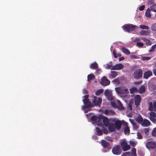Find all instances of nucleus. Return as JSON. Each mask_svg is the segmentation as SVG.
I'll return each instance as SVG.
<instances>
[{"instance_id":"63","label":"nucleus","mask_w":156,"mask_h":156,"mask_svg":"<svg viewBox=\"0 0 156 156\" xmlns=\"http://www.w3.org/2000/svg\"><path fill=\"white\" fill-rule=\"evenodd\" d=\"M83 93L85 94H87L88 93V91L86 89H84L83 90Z\"/></svg>"},{"instance_id":"55","label":"nucleus","mask_w":156,"mask_h":156,"mask_svg":"<svg viewBox=\"0 0 156 156\" xmlns=\"http://www.w3.org/2000/svg\"><path fill=\"white\" fill-rule=\"evenodd\" d=\"M103 113L106 115H108V110L105 109L104 111H103Z\"/></svg>"},{"instance_id":"13","label":"nucleus","mask_w":156,"mask_h":156,"mask_svg":"<svg viewBox=\"0 0 156 156\" xmlns=\"http://www.w3.org/2000/svg\"><path fill=\"white\" fill-rule=\"evenodd\" d=\"M101 144L104 148L108 149H110V144L106 142L105 140H102L101 141Z\"/></svg>"},{"instance_id":"18","label":"nucleus","mask_w":156,"mask_h":156,"mask_svg":"<svg viewBox=\"0 0 156 156\" xmlns=\"http://www.w3.org/2000/svg\"><path fill=\"white\" fill-rule=\"evenodd\" d=\"M151 124L150 122L147 119H144L142 122L141 125L147 127Z\"/></svg>"},{"instance_id":"27","label":"nucleus","mask_w":156,"mask_h":156,"mask_svg":"<svg viewBox=\"0 0 156 156\" xmlns=\"http://www.w3.org/2000/svg\"><path fill=\"white\" fill-rule=\"evenodd\" d=\"M150 34V32L148 31L141 30L140 32V34L141 35H148Z\"/></svg>"},{"instance_id":"53","label":"nucleus","mask_w":156,"mask_h":156,"mask_svg":"<svg viewBox=\"0 0 156 156\" xmlns=\"http://www.w3.org/2000/svg\"><path fill=\"white\" fill-rule=\"evenodd\" d=\"M154 3V2L153 0H151L148 1V4L149 5H152Z\"/></svg>"},{"instance_id":"7","label":"nucleus","mask_w":156,"mask_h":156,"mask_svg":"<svg viewBox=\"0 0 156 156\" xmlns=\"http://www.w3.org/2000/svg\"><path fill=\"white\" fill-rule=\"evenodd\" d=\"M104 95L107 97L108 100L110 101L114 100V97L113 96L112 92L109 91V90L106 89L105 90Z\"/></svg>"},{"instance_id":"64","label":"nucleus","mask_w":156,"mask_h":156,"mask_svg":"<svg viewBox=\"0 0 156 156\" xmlns=\"http://www.w3.org/2000/svg\"><path fill=\"white\" fill-rule=\"evenodd\" d=\"M113 81L114 83H116L118 82V80L117 79H115V80H113Z\"/></svg>"},{"instance_id":"52","label":"nucleus","mask_w":156,"mask_h":156,"mask_svg":"<svg viewBox=\"0 0 156 156\" xmlns=\"http://www.w3.org/2000/svg\"><path fill=\"white\" fill-rule=\"evenodd\" d=\"M112 66L111 64L109 65L107 64L106 66V68L108 69H109L111 68Z\"/></svg>"},{"instance_id":"20","label":"nucleus","mask_w":156,"mask_h":156,"mask_svg":"<svg viewBox=\"0 0 156 156\" xmlns=\"http://www.w3.org/2000/svg\"><path fill=\"white\" fill-rule=\"evenodd\" d=\"M83 102L85 105L89 108L93 107L94 106V105L91 103L89 100L84 101Z\"/></svg>"},{"instance_id":"50","label":"nucleus","mask_w":156,"mask_h":156,"mask_svg":"<svg viewBox=\"0 0 156 156\" xmlns=\"http://www.w3.org/2000/svg\"><path fill=\"white\" fill-rule=\"evenodd\" d=\"M106 139L107 140L111 142H112L113 141V139L111 137L109 136H108L107 137Z\"/></svg>"},{"instance_id":"57","label":"nucleus","mask_w":156,"mask_h":156,"mask_svg":"<svg viewBox=\"0 0 156 156\" xmlns=\"http://www.w3.org/2000/svg\"><path fill=\"white\" fill-rule=\"evenodd\" d=\"M153 107L154 110L156 111V102H154Z\"/></svg>"},{"instance_id":"22","label":"nucleus","mask_w":156,"mask_h":156,"mask_svg":"<svg viewBox=\"0 0 156 156\" xmlns=\"http://www.w3.org/2000/svg\"><path fill=\"white\" fill-rule=\"evenodd\" d=\"M151 9L148 8L147 11L145 12V15L147 17L149 18L151 16Z\"/></svg>"},{"instance_id":"1","label":"nucleus","mask_w":156,"mask_h":156,"mask_svg":"<svg viewBox=\"0 0 156 156\" xmlns=\"http://www.w3.org/2000/svg\"><path fill=\"white\" fill-rule=\"evenodd\" d=\"M113 154L116 155L120 154L122 152V150L119 145H115L112 149Z\"/></svg>"},{"instance_id":"30","label":"nucleus","mask_w":156,"mask_h":156,"mask_svg":"<svg viewBox=\"0 0 156 156\" xmlns=\"http://www.w3.org/2000/svg\"><path fill=\"white\" fill-rule=\"evenodd\" d=\"M148 110L150 111L153 110V107L152 103L150 102L148 103Z\"/></svg>"},{"instance_id":"17","label":"nucleus","mask_w":156,"mask_h":156,"mask_svg":"<svg viewBox=\"0 0 156 156\" xmlns=\"http://www.w3.org/2000/svg\"><path fill=\"white\" fill-rule=\"evenodd\" d=\"M102 115H100L99 117L98 116L96 121L98 125L99 126L102 125Z\"/></svg>"},{"instance_id":"35","label":"nucleus","mask_w":156,"mask_h":156,"mask_svg":"<svg viewBox=\"0 0 156 156\" xmlns=\"http://www.w3.org/2000/svg\"><path fill=\"white\" fill-rule=\"evenodd\" d=\"M122 156H132V155L130 152H127L123 153Z\"/></svg>"},{"instance_id":"26","label":"nucleus","mask_w":156,"mask_h":156,"mask_svg":"<svg viewBox=\"0 0 156 156\" xmlns=\"http://www.w3.org/2000/svg\"><path fill=\"white\" fill-rule=\"evenodd\" d=\"M90 67L92 69H96L98 68V64L96 62H95L91 64Z\"/></svg>"},{"instance_id":"43","label":"nucleus","mask_w":156,"mask_h":156,"mask_svg":"<svg viewBox=\"0 0 156 156\" xmlns=\"http://www.w3.org/2000/svg\"><path fill=\"white\" fill-rule=\"evenodd\" d=\"M89 95H86L84 96V99L83 100V102L85 101L88 100H89L88 98Z\"/></svg>"},{"instance_id":"29","label":"nucleus","mask_w":156,"mask_h":156,"mask_svg":"<svg viewBox=\"0 0 156 156\" xmlns=\"http://www.w3.org/2000/svg\"><path fill=\"white\" fill-rule=\"evenodd\" d=\"M96 131L97 133V135L98 136H101L103 134L102 130L100 129L98 127L96 128Z\"/></svg>"},{"instance_id":"16","label":"nucleus","mask_w":156,"mask_h":156,"mask_svg":"<svg viewBox=\"0 0 156 156\" xmlns=\"http://www.w3.org/2000/svg\"><path fill=\"white\" fill-rule=\"evenodd\" d=\"M153 75L152 72L149 70L146 71L144 74V77L145 79H147L149 77L152 76Z\"/></svg>"},{"instance_id":"39","label":"nucleus","mask_w":156,"mask_h":156,"mask_svg":"<svg viewBox=\"0 0 156 156\" xmlns=\"http://www.w3.org/2000/svg\"><path fill=\"white\" fill-rule=\"evenodd\" d=\"M155 118L149 117V119L154 123H156V119Z\"/></svg>"},{"instance_id":"4","label":"nucleus","mask_w":156,"mask_h":156,"mask_svg":"<svg viewBox=\"0 0 156 156\" xmlns=\"http://www.w3.org/2000/svg\"><path fill=\"white\" fill-rule=\"evenodd\" d=\"M116 92L118 94H127L129 92L127 89L122 87H117L115 88Z\"/></svg>"},{"instance_id":"10","label":"nucleus","mask_w":156,"mask_h":156,"mask_svg":"<svg viewBox=\"0 0 156 156\" xmlns=\"http://www.w3.org/2000/svg\"><path fill=\"white\" fill-rule=\"evenodd\" d=\"M122 124V121H121L120 120H118L115 121L114 125L115 128L117 130H120L121 128Z\"/></svg>"},{"instance_id":"36","label":"nucleus","mask_w":156,"mask_h":156,"mask_svg":"<svg viewBox=\"0 0 156 156\" xmlns=\"http://www.w3.org/2000/svg\"><path fill=\"white\" fill-rule=\"evenodd\" d=\"M137 89L136 87H133L131 88L130 90V93L133 94L136 91Z\"/></svg>"},{"instance_id":"12","label":"nucleus","mask_w":156,"mask_h":156,"mask_svg":"<svg viewBox=\"0 0 156 156\" xmlns=\"http://www.w3.org/2000/svg\"><path fill=\"white\" fill-rule=\"evenodd\" d=\"M122 123L126 126L124 129V133L125 134H129L130 132L128 126V123L125 121L122 120Z\"/></svg>"},{"instance_id":"46","label":"nucleus","mask_w":156,"mask_h":156,"mask_svg":"<svg viewBox=\"0 0 156 156\" xmlns=\"http://www.w3.org/2000/svg\"><path fill=\"white\" fill-rule=\"evenodd\" d=\"M137 138L139 139H141L143 138V137L140 133L139 132L137 133Z\"/></svg>"},{"instance_id":"14","label":"nucleus","mask_w":156,"mask_h":156,"mask_svg":"<svg viewBox=\"0 0 156 156\" xmlns=\"http://www.w3.org/2000/svg\"><path fill=\"white\" fill-rule=\"evenodd\" d=\"M141 101V99L140 95H136L135 97V104L137 107L140 105Z\"/></svg>"},{"instance_id":"33","label":"nucleus","mask_w":156,"mask_h":156,"mask_svg":"<svg viewBox=\"0 0 156 156\" xmlns=\"http://www.w3.org/2000/svg\"><path fill=\"white\" fill-rule=\"evenodd\" d=\"M150 8L152 11L156 12V4L153 5Z\"/></svg>"},{"instance_id":"5","label":"nucleus","mask_w":156,"mask_h":156,"mask_svg":"<svg viewBox=\"0 0 156 156\" xmlns=\"http://www.w3.org/2000/svg\"><path fill=\"white\" fill-rule=\"evenodd\" d=\"M120 147L122 148L124 151H127L130 148V146L127 144V142L125 140H122L120 143Z\"/></svg>"},{"instance_id":"6","label":"nucleus","mask_w":156,"mask_h":156,"mask_svg":"<svg viewBox=\"0 0 156 156\" xmlns=\"http://www.w3.org/2000/svg\"><path fill=\"white\" fill-rule=\"evenodd\" d=\"M146 147L148 150L154 149L156 148V144L152 141L147 142L145 145Z\"/></svg>"},{"instance_id":"11","label":"nucleus","mask_w":156,"mask_h":156,"mask_svg":"<svg viewBox=\"0 0 156 156\" xmlns=\"http://www.w3.org/2000/svg\"><path fill=\"white\" fill-rule=\"evenodd\" d=\"M124 67V66L122 63H119L115 65L111 68V70H119L122 69Z\"/></svg>"},{"instance_id":"31","label":"nucleus","mask_w":156,"mask_h":156,"mask_svg":"<svg viewBox=\"0 0 156 156\" xmlns=\"http://www.w3.org/2000/svg\"><path fill=\"white\" fill-rule=\"evenodd\" d=\"M129 120L133 125V128L135 129H137L138 128V126L137 125L133 122H132V120L131 119H130Z\"/></svg>"},{"instance_id":"25","label":"nucleus","mask_w":156,"mask_h":156,"mask_svg":"<svg viewBox=\"0 0 156 156\" xmlns=\"http://www.w3.org/2000/svg\"><path fill=\"white\" fill-rule=\"evenodd\" d=\"M145 91V87L144 85L141 86L139 89V92L140 93L142 94Z\"/></svg>"},{"instance_id":"34","label":"nucleus","mask_w":156,"mask_h":156,"mask_svg":"<svg viewBox=\"0 0 156 156\" xmlns=\"http://www.w3.org/2000/svg\"><path fill=\"white\" fill-rule=\"evenodd\" d=\"M139 27L142 29L148 30L149 29L148 27L146 25H140Z\"/></svg>"},{"instance_id":"3","label":"nucleus","mask_w":156,"mask_h":156,"mask_svg":"<svg viewBox=\"0 0 156 156\" xmlns=\"http://www.w3.org/2000/svg\"><path fill=\"white\" fill-rule=\"evenodd\" d=\"M143 75V71L141 69H136L133 74L134 77L136 79H139L141 78Z\"/></svg>"},{"instance_id":"59","label":"nucleus","mask_w":156,"mask_h":156,"mask_svg":"<svg viewBox=\"0 0 156 156\" xmlns=\"http://www.w3.org/2000/svg\"><path fill=\"white\" fill-rule=\"evenodd\" d=\"M89 108V107H88L87 106V105H83L82 106V109L83 110H85L86 108Z\"/></svg>"},{"instance_id":"40","label":"nucleus","mask_w":156,"mask_h":156,"mask_svg":"<svg viewBox=\"0 0 156 156\" xmlns=\"http://www.w3.org/2000/svg\"><path fill=\"white\" fill-rule=\"evenodd\" d=\"M156 48V44H154L153 45L151 48V49L149 50L150 52H153L154 51L155 49Z\"/></svg>"},{"instance_id":"44","label":"nucleus","mask_w":156,"mask_h":156,"mask_svg":"<svg viewBox=\"0 0 156 156\" xmlns=\"http://www.w3.org/2000/svg\"><path fill=\"white\" fill-rule=\"evenodd\" d=\"M98 116L96 115H93L92 116L91 118V120L92 121H96L97 120V118Z\"/></svg>"},{"instance_id":"32","label":"nucleus","mask_w":156,"mask_h":156,"mask_svg":"<svg viewBox=\"0 0 156 156\" xmlns=\"http://www.w3.org/2000/svg\"><path fill=\"white\" fill-rule=\"evenodd\" d=\"M103 91L102 89H100L98 90L95 92V95L97 96H99L101 94Z\"/></svg>"},{"instance_id":"38","label":"nucleus","mask_w":156,"mask_h":156,"mask_svg":"<svg viewBox=\"0 0 156 156\" xmlns=\"http://www.w3.org/2000/svg\"><path fill=\"white\" fill-rule=\"evenodd\" d=\"M150 116L149 117L156 118V113L153 112H151L150 113Z\"/></svg>"},{"instance_id":"47","label":"nucleus","mask_w":156,"mask_h":156,"mask_svg":"<svg viewBox=\"0 0 156 156\" xmlns=\"http://www.w3.org/2000/svg\"><path fill=\"white\" fill-rule=\"evenodd\" d=\"M136 45L137 46L141 47H142L144 45L143 43L139 42L136 43Z\"/></svg>"},{"instance_id":"9","label":"nucleus","mask_w":156,"mask_h":156,"mask_svg":"<svg viewBox=\"0 0 156 156\" xmlns=\"http://www.w3.org/2000/svg\"><path fill=\"white\" fill-rule=\"evenodd\" d=\"M102 100V99L101 98H98L96 96H94L93 102L95 105L100 106Z\"/></svg>"},{"instance_id":"61","label":"nucleus","mask_w":156,"mask_h":156,"mask_svg":"<svg viewBox=\"0 0 156 156\" xmlns=\"http://www.w3.org/2000/svg\"><path fill=\"white\" fill-rule=\"evenodd\" d=\"M154 74L156 76V68H154L153 69Z\"/></svg>"},{"instance_id":"41","label":"nucleus","mask_w":156,"mask_h":156,"mask_svg":"<svg viewBox=\"0 0 156 156\" xmlns=\"http://www.w3.org/2000/svg\"><path fill=\"white\" fill-rule=\"evenodd\" d=\"M132 102L130 101L129 102L127 106L128 108L131 110L132 109Z\"/></svg>"},{"instance_id":"24","label":"nucleus","mask_w":156,"mask_h":156,"mask_svg":"<svg viewBox=\"0 0 156 156\" xmlns=\"http://www.w3.org/2000/svg\"><path fill=\"white\" fill-rule=\"evenodd\" d=\"M95 78L94 75L93 74H90L87 76V81L90 82L92 80Z\"/></svg>"},{"instance_id":"60","label":"nucleus","mask_w":156,"mask_h":156,"mask_svg":"<svg viewBox=\"0 0 156 156\" xmlns=\"http://www.w3.org/2000/svg\"><path fill=\"white\" fill-rule=\"evenodd\" d=\"M130 58H131L136 59L137 58V57L135 55H132L130 56Z\"/></svg>"},{"instance_id":"58","label":"nucleus","mask_w":156,"mask_h":156,"mask_svg":"<svg viewBox=\"0 0 156 156\" xmlns=\"http://www.w3.org/2000/svg\"><path fill=\"white\" fill-rule=\"evenodd\" d=\"M142 82V81H139L137 82H134V83L136 84H141Z\"/></svg>"},{"instance_id":"42","label":"nucleus","mask_w":156,"mask_h":156,"mask_svg":"<svg viewBox=\"0 0 156 156\" xmlns=\"http://www.w3.org/2000/svg\"><path fill=\"white\" fill-rule=\"evenodd\" d=\"M152 135L153 136H156V127L153 129L152 132Z\"/></svg>"},{"instance_id":"49","label":"nucleus","mask_w":156,"mask_h":156,"mask_svg":"<svg viewBox=\"0 0 156 156\" xmlns=\"http://www.w3.org/2000/svg\"><path fill=\"white\" fill-rule=\"evenodd\" d=\"M108 115H113L114 114L115 112L113 110H108Z\"/></svg>"},{"instance_id":"19","label":"nucleus","mask_w":156,"mask_h":156,"mask_svg":"<svg viewBox=\"0 0 156 156\" xmlns=\"http://www.w3.org/2000/svg\"><path fill=\"white\" fill-rule=\"evenodd\" d=\"M136 120L138 123L141 124L143 121V119L142 116L140 115H139L136 118Z\"/></svg>"},{"instance_id":"21","label":"nucleus","mask_w":156,"mask_h":156,"mask_svg":"<svg viewBox=\"0 0 156 156\" xmlns=\"http://www.w3.org/2000/svg\"><path fill=\"white\" fill-rule=\"evenodd\" d=\"M108 126L109 131L111 132L114 131L115 128L113 124H109Z\"/></svg>"},{"instance_id":"37","label":"nucleus","mask_w":156,"mask_h":156,"mask_svg":"<svg viewBox=\"0 0 156 156\" xmlns=\"http://www.w3.org/2000/svg\"><path fill=\"white\" fill-rule=\"evenodd\" d=\"M102 133L105 134H107L108 133V129L105 128H102Z\"/></svg>"},{"instance_id":"28","label":"nucleus","mask_w":156,"mask_h":156,"mask_svg":"<svg viewBox=\"0 0 156 156\" xmlns=\"http://www.w3.org/2000/svg\"><path fill=\"white\" fill-rule=\"evenodd\" d=\"M122 51L126 54L129 55L130 54V52L126 48L123 47L122 48Z\"/></svg>"},{"instance_id":"62","label":"nucleus","mask_w":156,"mask_h":156,"mask_svg":"<svg viewBox=\"0 0 156 156\" xmlns=\"http://www.w3.org/2000/svg\"><path fill=\"white\" fill-rule=\"evenodd\" d=\"M124 59V58L123 57L120 58H119V61H121L122 60H123Z\"/></svg>"},{"instance_id":"51","label":"nucleus","mask_w":156,"mask_h":156,"mask_svg":"<svg viewBox=\"0 0 156 156\" xmlns=\"http://www.w3.org/2000/svg\"><path fill=\"white\" fill-rule=\"evenodd\" d=\"M151 58L149 57H144L143 58V60H149L151 59Z\"/></svg>"},{"instance_id":"15","label":"nucleus","mask_w":156,"mask_h":156,"mask_svg":"<svg viewBox=\"0 0 156 156\" xmlns=\"http://www.w3.org/2000/svg\"><path fill=\"white\" fill-rule=\"evenodd\" d=\"M102 125H104L105 126L107 127L108 125L109 122V119L107 117H105L104 116L102 115Z\"/></svg>"},{"instance_id":"54","label":"nucleus","mask_w":156,"mask_h":156,"mask_svg":"<svg viewBox=\"0 0 156 156\" xmlns=\"http://www.w3.org/2000/svg\"><path fill=\"white\" fill-rule=\"evenodd\" d=\"M131 151L132 154L136 153V149L134 147H133Z\"/></svg>"},{"instance_id":"48","label":"nucleus","mask_w":156,"mask_h":156,"mask_svg":"<svg viewBox=\"0 0 156 156\" xmlns=\"http://www.w3.org/2000/svg\"><path fill=\"white\" fill-rule=\"evenodd\" d=\"M113 54L114 56V57L115 58H117L118 57L117 54L115 52V51L114 50L113 52Z\"/></svg>"},{"instance_id":"56","label":"nucleus","mask_w":156,"mask_h":156,"mask_svg":"<svg viewBox=\"0 0 156 156\" xmlns=\"http://www.w3.org/2000/svg\"><path fill=\"white\" fill-rule=\"evenodd\" d=\"M145 7V6L144 5H142L139 8V9L140 11H142L144 9Z\"/></svg>"},{"instance_id":"45","label":"nucleus","mask_w":156,"mask_h":156,"mask_svg":"<svg viewBox=\"0 0 156 156\" xmlns=\"http://www.w3.org/2000/svg\"><path fill=\"white\" fill-rule=\"evenodd\" d=\"M129 143L133 147L135 146L136 145V143L133 140H130L129 141Z\"/></svg>"},{"instance_id":"8","label":"nucleus","mask_w":156,"mask_h":156,"mask_svg":"<svg viewBox=\"0 0 156 156\" xmlns=\"http://www.w3.org/2000/svg\"><path fill=\"white\" fill-rule=\"evenodd\" d=\"M110 81L108 80L105 76H103L101 79V84L104 86L109 85L110 83Z\"/></svg>"},{"instance_id":"2","label":"nucleus","mask_w":156,"mask_h":156,"mask_svg":"<svg viewBox=\"0 0 156 156\" xmlns=\"http://www.w3.org/2000/svg\"><path fill=\"white\" fill-rule=\"evenodd\" d=\"M136 27H137L136 26L132 24H126L122 27L123 29L128 32L133 31Z\"/></svg>"},{"instance_id":"23","label":"nucleus","mask_w":156,"mask_h":156,"mask_svg":"<svg viewBox=\"0 0 156 156\" xmlns=\"http://www.w3.org/2000/svg\"><path fill=\"white\" fill-rule=\"evenodd\" d=\"M117 75V73L115 71H111V74H110V77L112 79L115 77Z\"/></svg>"}]
</instances>
